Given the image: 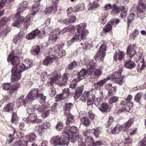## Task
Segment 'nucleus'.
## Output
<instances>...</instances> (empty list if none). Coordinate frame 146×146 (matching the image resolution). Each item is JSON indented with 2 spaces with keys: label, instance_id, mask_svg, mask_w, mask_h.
<instances>
[{
  "label": "nucleus",
  "instance_id": "f257e3e1",
  "mask_svg": "<svg viewBox=\"0 0 146 146\" xmlns=\"http://www.w3.org/2000/svg\"><path fill=\"white\" fill-rule=\"evenodd\" d=\"M33 66L31 60L27 59L25 60L23 62L20 63L17 66L12 67L11 70L12 76L11 78V80L14 82L15 81L19 80L21 77V73L23 71Z\"/></svg>",
  "mask_w": 146,
  "mask_h": 146
},
{
  "label": "nucleus",
  "instance_id": "f03ea898",
  "mask_svg": "<svg viewBox=\"0 0 146 146\" xmlns=\"http://www.w3.org/2000/svg\"><path fill=\"white\" fill-rule=\"evenodd\" d=\"M52 54L47 57L43 62V65L47 66L53 62L56 58H60L64 56L66 51L62 50L61 46L57 45L52 49Z\"/></svg>",
  "mask_w": 146,
  "mask_h": 146
},
{
  "label": "nucleus",
  "instance_id": "7ed1b4c3",
  "mask_svg": "<svg viewBox=\"0 0 146 146\" xmlns=\"http://www.w3.org/2000/svg\"><path fill=\"white\" fill-rule=\"evenodd\" d=\"M60 138L57 135L52 137L50 140V143L54 145H68L69 143L68 138L66 137L65 135L63 134V133Z\"/></svg>",
  "mask_w": 146,
  "mask_h": 146
},
{
  "label": "nucleus",
  "instance_id": "20e7f679",
  "mask_svg": "<svg viewBox=\"0 0 146 146\" xmlns=\"http://www.w3.org/2000/svg\"><path fill=\"white\" fill-rule=\"evenodd\" d=\"M95 97L94 95L91 94L90 92H84L81 96V100L84 102L87 100V105L89 106L93 104Z\"/></svg>",
  "mask_w": 146,
  "mask_h": 146
},
{
  "label": "nucleus",
  "instance_id": "39448f33",
  "mask_svg": "<svg viewBox=\"0 0 146 146\" xmlns=\"http://www.w3.org/2000/svg\"><path fill=\"white\" fill-rule=\"evenodd\" d=\"M99 45L100 46L99 50L98 51L96 55L94 56V58L95 60H97L98 58H100L102 61L106 55V46L104 42L102 41L97 46V47Z\"/></svg>",
  "mask_w": 146,
  "mask_h": 146
},
{
  "label": "nucleus",
  "instance_id": "423d86ee",
  "mask_svg": "<svg viewBox=\"0 0 146 146\" xmlns=\"http://www.w3.org/2000/svg\"><path fill=\"white\" fill-rule=\"evenodd\" d=\"M10 85L9 83H4L2 85L1 87L3 89L7 90V93L11 95L17 89L20 84L17 82L14 83L11 86Z\"/></svg>",
  "mask_w": 146,
  "mask_h": 146
},
{
  "label": "nucleus",
  "instance_id": "0eeeda50",
  "mask_svg": "<svg viewBox=\"0 0 146 146\" xmlns=\"http://www.w3.org/2000/svg\"><path fill=\"white\" fill-rule=\"evenodd\" d=\"M136 9L138 12L137 17L141 19H143L145 17L144 12L146 11V4L142 0L139 1Z\"/></svg>",
  "mask_w": 146,
  "mask_h": 146
},
{
  "label": "nucleus",
  "instance_id": "6e6552de",
  "mask_svg": "<svg viewBox=\"0 0 146 146\" xmlns=\"http://www.w3.org/2000/svg\"><path fill=\"white\" fill-rule=\"evenodd\" d=\"M63 133V134L65 135L66 137L68 138L69 140L70 135L79 134L78 127L75 126H72L71 127L70 126H67L65 127Z\"/></svg>",
  "mask_w": 146,
  "mask_h": 146
},
{
  "label": "nucleus",
  "instance_id": "1a4fd4ad",
  "mask_svg": "<svg viewBox=\"0 0 146 146\" xmlns=\"http://www.w3.org/2000/svg\"><path fill=\"white\" fill-rule=\"evenodd\" d=\"M44 32L41 33L38 29H36L29 34L26 37L29 40H31L37 36L38 39H40L44 38Z\"/></svg>",
  "mask_w": 146,
  "mask_h": 146
},
{
  "label": "nucleus",
  "instance_id": "9d476101",
  "mask_svg": "<svg viewBox=\"0 0 146 146\" xmlns=\"http://www.w3.org/2000/svg\"><path fill=\"white\" fill-rule=\"evenodd\" d=\"M13 53V52L9 56L7 61L8 62L10 61L12 64L14 66L13 67L15 66L17 68L20 62V58L17 56H14Z\"/></svg>",
  "mask_w": 146,
  "mask_h": 146
},
{
  "label": "nucleus",
  "instance_id": "9b49d317",
  "mask_svg": "<svg viewBox=\"0 0 146 146\" xmlns=\"http://www.w3.org/2000/svg\"><path fill=\"white\" fill-rule=\"evenodd\" d=\"M17 20L15 21L13 24V26L18 28H19L22 25L24 21V18L23 17H21L19 12H17L15 16Z\"/></svg>",
  "mask_w": 146,
  "mask_h": 146
},
{
  "label": "nucleus",
  "instance_id": "f8f14e48",
  "mask_svg": "<svg viewBox=\"0 0 146 146\" xmlns=\"http://www.w3.org/2000/svg\"><path fill=\"white\" fill-rule=\"evenodd\" d=\"M96 63L94 62L93 60H90L87 66V72L88 75H90L92 74L93 70L96 67Z\"/></svg>",
  "mask_w": 146,
  "mask_h": 146
},
{
  "label": "nucleus",
  "instance_id": "ddd939ff",
  "mask_svg": "<svg viewBox=\"0 0 146 146\" xmlns=\"http://www.w3.org/2000/svg\"><path fill=\"white\" fill-rule=\"evenodd\" d=\"M82 34H78L75 35V36L72 38L70 40V42L72 43H73L75 42H79L82 40H84L86 37L85 36L86 34H87V32H84Z\"/></svg>",
  "mask_w": 146,
  "mask_h": 146
},
{
  "label": "nucleus",
  "instance_id": "4468645a",
  "mask_svg": "<svg viewBox=\"0 0 146 146\" xmlns=\"http://www.w3.org/2000/svg\"><path fill=\"white\" fill-rule=\"evenodd\" d=\"M111 105L109 103H102L100 104V106H98L99 109L102 112H107L110 111L111 108Z\"/></svg>",
  "mask_w": 146,
  "mask_h": 146
},
{
  "label": "nucleus",
  "instance_id": "2eb2a0df",
  "mask_svg": "<svg viewBox=\"0 0 146 146\" xmlns=\"http://www.w3.org/2000/svg\"><path fill=\"white\" fill-rule=\"evenodd\" d=\"M105 87L106 89L108 90V94L109 96L114 95L116 91V86H112V84L111 83H108L106 85Z\"/></svg>",
  "mask_w": 146,
  "mask_h": 146
},
{
  "label": "nucleus",
  "instance_id": "dca6fc26",
  "mask_svg": "<svg viewBox=\"0 0 146 146\" xmlns=\"http://www.w3.org/2000/svg\"><path fill=\"white\" fill-rule=\"evenodd\" d=\"M110 79L109 78H107L94 83V85L95 88L96 90L100 89L101 87L104 86L107 81L110 80Z\"/></svg>",
  "mask_w": 146,
  "mask_h": 146
},
{
  "label": "nucleus",
  "instance_id": "f3484780",
  "mask_svg": "<svg viewBox=\"0 0 146 146\" xmlns=\"http://www.w3.org/2000/svg\"><path fill=\"white\" fill-rule=\"evenodd\" d=\"M86 27V25L84 23H81L80 24L77 25L76 26V27L77 28V32L80 35L83 34L84 32H87V34H86L85 36L86 37V36L88 34V30H85V28Z\"/></svg>",
  "mask_w": 146,
  "mask_h": 146
},
{
  "label": "nucleus",
  "instance_id": "a211bd4d",
  "mask_svg": "<svg viewBox=\"0 0 146 146\" xmlns=\"http://www.w3.org/2000/svg\"><path fill=\"white\" fill-rule=\"evenodd\" d=\"M39 90L37 88L32 89L29 93L28 96L30 98V99L33 100L36 98L38 93Z\"/></svg>",
  "mask_w": 146,
  "mask_h": 146
},
{
  "label": "nucleus",
  "instance_id": "6ab92c4d",
  "mask_svg": "<svg viewBox=\"0 0 146 146\" xmlns=\"http://www.w3.org/2000/svg\"><path fill=\"white\" fill-rule=\"evenodd\" d=\"M37 117L36 113H32L29 115L28 117L25 119V121L26 123H33L35 119Z\"/></svg>",
  "mask_w": 146,
  "mask_h": 146
},
{
  "label": "nucleus",
  "instance_id": "aec40b11",
  "mask_svg": "<svg viewBox=\"0 0 146 146\" xmlns=\"http://www.w3.org/2000/svg\"><path fill=\"white\" fill-rule=\"evenodd\" d=\"M112 10L111 11L110 13L113 16L117 15L121 11V9L119 7H118L117 5L114 4L112 5L111 8Z\"/></svg>",
  "mask_w": 146,
  "mask_h": 146
},
{
  "label": "nucleus",
  "instance_id": "412c9836",
  "mask_svg": "<svg viewBox=\"0 0 146 146\" xmlns=\"http://www.w3.org/2000/svg\"><path fill=\"white\" fill-rule=\"evenodd\" d=\"M125 53L123 52L116 51L114 55V60L117 61L118 59L119 60H121L124 57Z\"/></svg>",
  "mask_w": 146,
  "mask_h": 146
},
{
  "label": "nucleus",
  "instance_id": "4be33fe9",
  "mask_svg": "<svg viewBox=\"0 0 146 146\" xmlns=\"http://www.w3.org/2000/svg\"><path fill=\"white\" fill-rule=\"evenodd\" d=\"M32 10L31 13L33 15H35L37 12H40L41 11V9L37 2L34 4L32 6Z\"/></svg>",
  "mask_w": 146,
  "mask_h": 146
},
{
  "label": "nucleus",
  "instance_id": "5701e85b",
  "mask_svg": "<svg viewBox=\"0 0 146 146\" xmlns=\"http://www.w3.org/2000/svg\"><path fill=\"white\" fill-rule=\"evenodd\" d=\"M84 86L78 87L76 90L75 94L74 96V100H77L81 96L83 90Z\"/></svg>",
  "mask_w": 146,
  "mask_h": 146
},
{
  "label": "nucleus",
  "instance_id": "b1692460",
  "mask_svg": "<svg viewBox=\"0 0 146 146\" xmlns=\"http://www.w3.org/2000/svg\"><path fill=\"white\" fill-rule=\"evenodd\" d=\"M23 36L24 33H19L17 35L14 36L13 40V42L15 44L19 42L21 40Z\"/></svg>",
  "mask_w": 146,
  "mask_h": 146
},
{
  "label": "nucleus",
  "instance_id": "393cba45",
  "mask_svg": "<svg viewBox=\"0 0 146 146\" xmlns=\"http://www.w3.org/2000/svg\"><path fill=\"white\" fill-rule=\"evenodd\" d=\"M59 76H58V75L54 76V77L52 78H49L47 80V85L48 86L50 85L51 86L55 82L56 84V82H57V80H58Z\"/></svg>",
  "mask_w": 146,
  "mask_h": 146
},
{
  "label": "nucleus",
  "instance_id": "a878e982",
  "mask_svg": "<svg viewBox=\"0 0 146 146\" xmlns=\"http://www.w3.org/2000/svg\"><path fill=\"white\" fill-rule=\"evenodd\" d=\"M134 122V119H130L125 123L122 125L123 130H126L130 127Z\"/></svg>",
  "mask_w": 146,
  "mask_h": 146
},
{
  "label": "nucleus",
  "instance_id": "bb28decb",
  "mask_svg": "<svg viewBox=\"0 0 146 146\" xmlns=\"http://www.w3.org/2000/svg\"><path fill=\"white\" fill-rule=\"evenodd\" d=\"M135 64L131 60H127L125 63V66L126 68L132 69L136 66Z\"/></svg>",
  "mask_w": 146,
  "mask_h": 146
},
{
  "label": "nucleus",
  "instance_id": "cd10ccee",
  "mask_svg": "<svg viewBox=\"0 0 146 146\" xmlns=\"http://www.w3.org/2000/svg\"><path fill=\"white\" fill-rule=\"evenodd\" d=\"M74 93V91L69 88H65L62 91V94L64 97L67 98L69 95H72Z\"/></svg>",
  "mask_w": 146,
  "mask_h": 146
},
{
  "label": "nucleus",
  "instance_id": "c85d7f7f",
  "mask_svg": "<svg viewBox=\"0 0 146 146\" xmlns=\"http://www.w3.org/2000/svg\"><path fill=\"white\" fill-rule=\"evenodd\" d=\"M85 140V144L86 146H92L94 142L93 139L90 136L86 137Z\"/></svg>",
  "mask_w": 146,
  "mask_h": 146
},
{
  "label": "nucleus",
  "instance_id": "c756f323",
  "mask_svg": "<svg viewBox=\"0 0 146 146\" xmlns=\"http://www.w3.org/2000/svg\"><path fill=\"white\" fill-rule=\"evenodd\" d=\"M74 27L72 25H68L64 28L62 30H60L59 32V34L61 35L68 32L72 30Z\"/></svg>",
  "mask_w": 146,
  "mask_h": 146
},
{
  "label": "nucleus",
  "instance_id": "7c9ffc66",
  "mask_svg": "<svg viewBox=\"0 0 146 146\" xmlns=\"http://www.w3.org/2000/svg\"><path fill=\"white\" fill-rule=\"evenodd\" d=\"M121 125L117 124L113 129L111 133L113 134L118 133L121 131H123Z\"/></svg>",
  "mask_w": 146,
  "mask_h": 146
},
{
  "label": "nucleus",
  "instance_id": "2f4dec72",
  "mask_svg": "<svg viewBox=\"0 0 146 146\" xmlns=\"http://www.w3.org/2000/svg\"><path fill=\"white\" fill-rule=\"evenodd\" d=\"M27 140H22L16 142L14 146H30L31 144L28 143Z\"/></svg>",
  "mask_w": 146,
  "mask_h": 146
},
{
  "label": "nucleus",
  "instance_id": "473e14b6",
  "mask_svg": "<svg viewBox=\"0 0 146 146\" xmlns=\"http://www.w3.org/2000/svg\"><path fill=\"white\" fill-rule=\"evenodd\" d=\"M28 3L27 1H24L19 6V8H18V11L17 12H20L23 11L27 7Z\"/></svg>",
  "mask_w": 146,
  "mask_h": 146
},
{
  "label": "nucleus",
  "instance_id": "72a5a7b5",
  "mask_svg": "<svg viewBox=\"0 0 146 146\" xmlns=\"http://www.w3.org/2000/svg\"><path fill=\"white\" fill-rule=\"evenodd\" d=\"M79 76H78V81L84 78V76L88 73L87 71L84 69H82L79 72H78Z\"/></svg>",
  "mask_w": 146,
  "mask_h": 146
},
{
  "label": "nucleus",
  "instance_id": "f704fd0d",
  "mask_svg": "<svg viewBox=\"0 0 146 146\" xmlns=\"http://www.w3.org/2000/svg\"><path fill=\"white\" fill-rule=\"evenodd\" d=\"M122 71L120 70L117 72H115L112 75H111L110 76L108 77L110 79L113 80V79H115L117 78L120 77Z\"/></svg>",
  "mask_w": 146,
  "mask_h": 146
},
{
  "label": "nucleus",
  "instance_id": "c9c22d12",
  "mask_svg": "<svg viewBox=\"0 0 146 146\" xmlns=\"http://www.w3.org/2000/svg\"><path fill=\"white\" fill-rule=\"evenodd\" d=\"M81 121L82 124L84 125L86 127L89 126L91 123L88 118L86 117H84L82 118L81 119Z\"/></svg>",
  "mask_w": 146,
  "mask_h": 146
},
{
  "label": "nucleus",
  "instance_id": "e433bc0d",
  "mask_svg": "<svg viewBox=\"0 0 146 146\" xmlns=\"http://www.w3.org/2000/svg\"><path fill=\"white\" fill-rule=\"evenodd\" d=\"M57 39L58 37L56 34H52L49 36V42L50 44L54 43Z\"/></svg>",
  "mask_w": 146,
  "mask_h": 146
},
{
  "label": "nucleus",
  "instance_id": "4c0bfd02",
  "mask_svg": "<svg viewBox=\"0 0 146 146\" xmlns=\"http://www.w3.org/2000/svg\"><path fill=\"white\" fill-rule=\"evenodd\" d=\"M79 138V134L70 135L69 142L70 141L71 142L74 143L78 141Z\"/></svg>",
  "mask_w": 146,
  "mask_h": 146
},
{
  "label": "nucleus",
  "instance_id": "58836bf2",
  "mask_svg": "<svg viewBox=\"0 0 146 146\" xmlns=\"http://www.w3.org/2000/svg\"><path fill=\"white\" fill-rule=\"evenodd\" d=\"M114 21H111L110 22H109L107 23V25L105 26L103 29L105 32H109L112 29V25L114 24Z\"/></svg>",
  "mask_w": 146,
  "mask_h": 146
},
{
  "label": "nucleus",
  "instance_id": "ea45409f",
  "mask_svg": "<svg viewBox=\"0 0 146 146\" xmlns=\"http://www.w3.org/2000/svg\"><path fill=\"white\" fill-rule=\"evenodd\" d=\"M135 12H133L132 11L130 12L129 14L128 17L127 25L128 26L129 25V23L134 19V17L135 16Z\"/></svg>",
  "mask_w": 146,
  "mask_h": 146
},
{
  "label": "nucleus",
  "instance_id": "a19ab883",
  "mask_svg": "<svg viewBox=\"0 0 146 146\" xmlns=\"http://www.w3.org/2000/svg\"><path fill=\"white\" fill-rule=\"evenodd\" d=\"M14 106V104L13 103H9L4 108V110L6 112H11L13 111Z\"/></svg>",
  "mask_w": 146,
  "mask_h": 146
},
{
  "label": "nucleus",
  "instance_id": "79ce46f5",
  "mask_svg": "<svg viewBox=\"0 0 146 146\" xmlns=\"http://www.w3.org/2000/svg\"><path fill=\"white\" fill-rule=\"evenodd\" d=\"M33 101L30 99V98L27 95L25 98L22 100V103L25 106H29L31 102Z\"/></svg>",
  "mask_w": 146,
  "mask_h": 146
},
{
  "label": "nucleus",
  "instance_id": "37998d69",
  "mask_svg": "<svg viewBox=\"0 0 146 146\" xmlns=\"http://www.w3.org/2000/svg\"><path fill=\"white\" fill-rule=\"evenodd\" d=\"M36 137V135L34 133H30L27 136V138L29 142L33 141L35 140Z\"/></svg>",
  "mask_w": 146,
  "mask_h": 146
},
{
  "label": "nucleus",
  "instance_id": "c03bdc74",
  "mask_svg": "<svg viewBox=\"0 0 146 146\" xmlns=\"http://www.w3.org/2000/svg\"><path fill=\"white\" fill-rule=\"evenodd\" d=\"M77 63L75 61L71 62L66 67V69L68 70H72L76 66Z\"/></svg>",
  "mask_w": 146,
  "mask_h": 146
},
{
  "label": "nucleus",
  "instance_id": "a18cd8bd",
  "mask_svg": "<svg viewBox=\"0 0 146 146\" xmlns=\"http://www.w3.org/2000/svg\"><path fill=\"white\" fill-rule=\"evenodd\" d=\"M40 51V48L39 46H36L33 47L31 51V54L34 56L38 54Z\"/></svg>",
  "mask_w": 146,
  "mask_h": 146
},
{
  "label": "nucleus",
  "instance_id": "49530a36",
  "mask_svg": "<svg viewBox=\"0 0 146 146\" xmlns=\"http://www.w3.org/2000/svg\"><path fill=\"white\" fill-rule=\"evenodd\" d=\"M98 6V3L96 1L92 3H90L88 5V9L90 11L94 10L97 8Z\"/></svg>",
  "mask_w": 146,
  "mask_h": 146
},
{
  "label": "nucleus",
  "instance_id": "de8ad7c7",
  "mask_svg": "<svg viewBox=\"0 0 146 146\" xmlns=\"http://www.w3.org/2000/svg\"><path fill=\"white\" fill-rule=\"evenodd\" d=\"M144 59H143L142 61H141L137 66V68L138 72H140L143 70L145 67L146 64L144 62Z\"/></svg>",
  "mask_w": 146,
  "mask_h": 146
},
{
  "label": "nucleus",
  "instance_id": "09e8293b",
  "mask_svg": "<svg viewBox=\"0 0 146 146\" xmlns=\"http://www.w3.org/2000/svg\"><path fill=\"white\" fill-rule=\"evenodd\" d=\"M37 100L41 103L42 102H44L46 101V97L42 94L38 93L36 98Z\"/></svg>",
  "mask_w": 146,
  "mask_h": 146
},
{
  "label": "nucleus",
  "instance_id": "8fccbe9b",
  "mask_svg": "<svg viewBox=\"0 0 146 146\" xmlns=\"http://www.w3.org/2000/svg\"><path fill=\"white\" fill-rule=\"evenodd\" d=\"M75 121V119L73 115L71 114H69L66 121V124H68L70 123H74Z\"/></svg>",
  "mask_w": 146,
  "mask_h": 146
},
{
  "label": "nucleus",
  "instance_id": "3c124183",
  "mask_svg": "<svg viewBox=\"0 0 146 146\" xmlns=\"http://www.w3.org/2000/svg\"><path fill=\"white\" fill-rule=\"evenodd\" d=\"M119 99V97L116 96H113L111 97L109 99V103L111 105L113 103H115L118 101Z\"/></svg>",
  "mask_w": 146,
  "mask_h": 146
},
{
  "label": "nucleus",
  "instance_id": "603ef678",
  "mask_svg": "<svg viewBox=\"0 0 146 146\" xmlns=\"http://www.w3.org/2000/svg\"><path fill=\"white\" fill-rule=\"evenodd\" d=\"M59 78H60V77ZM60 80H57V82H56V84L60 86H65L67 83V82L63 78H62L61 79L60 78Z\"/></svg>",
  "mask_w": 146,
  "mask_h": 146
},
{
  "label": "nucleus",
  "instance_id": "864d4df0",
  "mask_svg": "<svg viewBox=\"0 0 146 146\" xmlns=\"http://www.w3.org/2000/svg\"><path fill=\"white\" fill-rule=\"evenodd\" d=\"M139 34V31L137 30H134L130 35V37L132 40H135L137 36Z\"/></svg>",
  "mask_w": 146,
  "mask_h": 146
},
{
  "label": "nucleus",
  "instance_id": "5fc2aeb1",
  "mask_svg": "<svg viewBox=\"0 0 146 146\" xmlns=\"http://www.w3.org/2000/svg\"><path fill=\"white\" fill-rule=\"evenodd\" d=\"M14 1V0H0V9H2L5 5V2L8 3H10Z\"/></svg>",
  "mask_w": 146,
  "mask_h": 146
},
{
  "label": "nucleus",
  "instance_id": "6e6d98bb",
  "mask_svg": "<svg viewBox=\"0 0 146 146\" xmlns=\"http://www.w3.org/2000/svg\"><path fill=\"white\" fill-rule=\"evenodd\" d=\"M56 93L55 88L54 87H52L49 88L48 94L50 97H52L54 96Z\"/></svg>",
  "mask_w": 146,
  "mask_h": 146
},
{
  "label": "nucleus",
  "instance_id": "4d7b16f0",
  "mask_svg": "<svg viewBox=\"0 0 146 146\" xmlns=\"http://www.w3.org/2000/svg\"><path fill=\"white\" fill-rule=\"evenodd\" d=\"M77 81L76 79L73 80L71 82L70 86V88H71V90L74 91V89L75 88L77 85Z\"/></svg>",
  "mask_w": 146,
  "mask_h": 146
},
{
  "label": "nucleus",
  "instance_id": "13d9d810",
  "mask_svg": "<svg viewBox=\"0 0 146 146\" xmlns=\"http://www.w3.org/2000/svg\"><path fill=\"white\" fill-rule=\"evenodd\" d=\"M124 76H122L120 77L117 78L113 80L116 83L120 85H121L123 81V79L124 78Z\"/></svg>",
  "mask_w": 146,
  "mask_h": 146
},
{
  "label": "nucleus",
  "instance_id": "bf43d9fd",
  "mask_svg": "<svg viewBox=\"0 0 146 146\" xmlns=\"http://www.w3.org/2000/svg\"><path fill=\"white\" fill-rule=\"evenodd\" d=\"M57 104L56 103H54L52 106H51L50 108V111L52 112V114H56L57 113Z\"/></svg>",
  "mask_w": 146,
  "mask_h": 146
},
{
  "label": "nucleus",
  "instance_id": "052dcab7",
  "mask_svg": "<svg viewBox=\"0 0 146 146\" xmlns=\"http://www.w3.org/2000/svg\"><path fill=\"white\" fill-rule=\"evenodd\" d=\"M92 131H93L94 135L96 137H98L101 133L99 127L93 129L92 130Z\"/></svg>",
  "mask_w": 146,
  "mask_h": 146
},
{
  "label": "nucleus",
  "instance_id": "680f3d73",
  "mask_svg": "<svg viewBox=\"0 0 146 146\" xmlns=\"http://www.w3.org/2000/svg\"><path fill=\"white\" fill-rule=\"evenodd\" d=\"M142 95V93L139 92L137 93L135 96V100L137 102H139Z\"/></svg>",
  "mask_w": 146,
  "mask_h": 146
},
{
  "label": "nucleus",
  "instance_id": "e2e57ef3",
  "mask_svg": "<svg viewBox=\"0 0 146 146\" xmlns=\"http://www.w3.org/2000/svg\"><path fill=\"white\" fill-rule=\"evenodd\" d=\"M73 107V104L70 103H66L64 106V109L69 110H70Z\"/></svg>",
  "mask_w": 146,
  "mask_h": 146
},
{
  "label": "nucleus",
  "instance_id": "0e129e2a",
  "mask_svg": "<svg viewBox=\"0 0 146 146\" xmlns=\"http://www.w3.org/2000/svg\"><path fill=\"white\" fill-rule=\"evenodd\" d=\"M30 24V19L29 18L27 19L24 22L23 29L25 30L27 29Z\"/></svg>",
  "mask_w": 146,
  "mask_h": 146
},
{
  "label": "nucleus",
  "instance_id": "69168bd1",
  "mask_svg": "<svg viewBox=\"0 0 146 146\" xmlns=\"http://www.w3.org/2000/svg\"><path fill=\"white\" fill-rule=\"evenodd\" d=\"M72 10L73 12L76 13L82 11V10H84V9H81V6L78 5L74 7L72 9Z\"/></svg>",
  "mask_w": 146,
  "mask_h": 146
},
{
  "label": "nucleus",
  "instance_id": "338daca9",
  "mask_svg": "<svg viewBox=\"0 0 146 146\" xmlns=\"http://www.w3.org/2000/svg\"><path fill=\"white\" fill-rule=\"evenodd\" d=\"M102 74V72L100 69H96L94 72V75L95 78H99Z\"/></svg>",
  "mask_w": 146,
  "mask_h": 146
},
{
  "label": "nucleus",
  "instance_id": "774afa93",
  "mask_svg": "<svg viewBox=\"0 0 146 146\" xmlns=\"http://www.w3.org/2000/svg\"><path fill=\"white\" fill-rule=\"evenodd\" d=\"M63 128V123L62 122L59 121L57 124L56 128L58 130H60Z\"/></svg>",
  "mask_w": 146,
  "mask_h": 146
}]
</instances>
